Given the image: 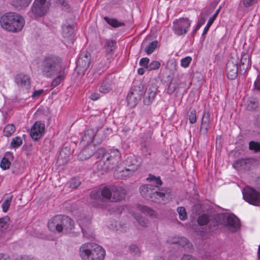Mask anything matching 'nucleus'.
<instances>
[{"mask_svg": "<svg viewBox=\"0 0 260 260\" xmlns=\"http://www.w3.org/2000/svg\"><path fill=\"white\" fill-rule=\"evenodd\" d=\"M137 208L142 213L147 214L150 216H152L154 214V211L152 209L147 206L138 205L137 206Z\"/></svg>", "mask_w": 260, "mask_h": 260, "instance_id": "473e14b6", "label": "nucleus"}, {"mask_svg": "<svg viewBox=\"0 0 260 260\" xmlns=\"http://www.w3.org/2000/svg\"><path fill=\"white\" fill-rule=\"evenodd\" d=\"M95 135L96 131L94 129H88L85 131L81 141L82 145H90L93 142Z\"/></svg>", "mask_w": 260, "mask_h": 260, "instance_id": "aec40b11", "label": "nucleus"}, {"mask_svg": "<svg viewBox=\"0 0 260 260\" xmlns=\"http://www.w3.org/2000/svg\"><path fill=\"white\" fill-rule=\"evenodd\" d=\"M258 106V101L255 99L249 100L246 103V109L249 111L256 110Z\"/></svg>", "mask_w": 260, "mask_h": 260, "instance_id": "7c9ffc66", "label": "nucleus"}, {"mask_svg": "<svg viewBox=\"0 0 260 260\" xmlns=\"http://www.w3.org/2000/svg\"><path fill=\"white\" fill-rule=\"evenodd\" d=\"M9 220L10 218L8 216L0 218V229L2 231L7 229L9 226Z\"/></svg>", "mask_w": 260, "mask_h": 260, "instance_id": "72a5a7b5", "label": "nucleus"}, {"mask_svg": "<svg viewBox=\"0 0 260 260\" xmlns=\"http://www.w3.org/2000/svg\"><path fill=\"white\" fill-rule=\"evenodd\" d=\"M30 79L26 75L22 73L17 75L15 78V81L16 84L22 90H27L30 87Z\"/></svg>", "mask_w": 260, "mask_h": 260, "instance_id": "f3484780", "label": "nucleus"}, {"mask_svg": "<svg viewBox=\"0 0 260 260\" xmlns=\"http://www.w3.org/2000/svg\"><path fill=\"white\" fill-rule=\"evenodd\" d=\"M79 255L82 260H103L106 251L102 246L94 243L87 242L80 246Z\"/></svg>", "mask_w": 260, "mask_h": 260, "instance_id": "423d86ee", "label": "nucleus"}, {"mask_svg": "<svg viewBox=\"0 0 260 260\" xmlns=\"http://www.w3.org/2000/svg\"><path fill=\"white\" fill-rule=\"evenodd\" d=\"M189 122L191 124H193L196 122L197 116H196V111L192 110L191 111L189 115Z\"/></svg>", "mask_w": 260, "mask_h": 260, "instance_id": "3c124183", "label": "nucleus"}, {"mask_svg": "<svg viewBox=\"0 0 260 260\" xmlns=\"http://www.w3.org/2000/svg\"><path fill=\"white\" fill-rule=\"evenodd\" d=\"M191 21L187 18H180L173 23L172 29L177 36L185 35L190 27Z\"/></svg>", "mask_w": 260, "mask_h": 260, "instance_id": "9d476101", "label": "nucleus"}, {"mask_svg": "<svg viewBox=\"0 0 260 260\" xmlns=\"http://www.w3.org/2000/svg\"><path fill=\"white\" fill-rule=\"evenodd\" d=\"M58 4L64 9H68L69 8L68 2L65 0H58Z\"/></svg>", "mask_w": 260, "mask_h": 260, "instance_id": "13d9d810", "label": "nucleus"}, {"mask_svg": "<svg viewBox=\"0 0 260 260\" xmlns=\"http://www.w3.org/2000/svg\"><path fill=\"white\" fill-rule=\"evenodd\" d=\"M176 71L175 66H166L165 68L162 81L167 86V92L169 94L175 92H180L186 85V83L182 81L179 76H175Z\"/></svg>", "mask_w": 260, "mask_h": 260, "instance_id": "20e7f679", "label": "nucleus"}, {"mask_svg": "<svg viewBox=\"0 0 260 260\" xmlns=\"http://www.w3.org/2000/svg\"><path fill=\"white\" fill-rule=\"evenodd\" d=\"M213 22H214V20H213V18H209V19L208 20V23L206 24V26H205V27L204 29V30L203 32V35L206 34V33L208 31L210 27L211 26V25H212V24L213 23Z\"/></svg>", "mask_w": 260, "mask_h": 260, "instance_id": "6e6d98bb", "label": "nucleus"}, {"mask_svg": "<svg viewBox=\"0 0 260 260\" xmlns=\"http://www.w3.org/2000/svg\"><path fill=\"white\" fill-rule=\"evenodd\" d=\"M243 199L254 206L260 205V193L253 188L246 186L243 190Z\"/></svg>", "mask_w": 260, "mask_h": 260, "instance_id": "9b49d317", "label": "nucleus"}, {"mask_svg": "<svg viewBox=\"0 0 260 260\" xmlns=\"http://www.w3.org/2000/svg\"><path fill=\"white\" fill-rule=\"evenodd\" d=\"M137 221L143 227L147 226V220L141 216H137L136 217Z\"/></svg>", "mask_w": 260, "mask_h": 260, "instance_id": "864d4df0", "label": "nucleus"}, {"mask_svg": "<svg viewBox=\"0 0 260 260\" xmlns=\"http://www.w3.org/2000/svg\"><path fill=\"white\" fill-rule=\"evenodd\" d=\"M59 66H43L42 73L44 76L47 77H51L52 76L57 75L60 71H58Z\"/></svg>", "mask_w": 260, "mask_h": 260, "instance_id": "5701e85b", "label": "nucleus"}, {"mask_svg": "<svg viewBox=\"0 0 260 260\" xmlns=\"http://www.w3.org/2000/svg\"><path fill=\"white\" fill-rule=\"evenodd\" d=\"M112 76H109L103 81L101 86L100 87V91L102 93H107L113 88L114 83Z\"/></svg>", "mask_w": 260, "mask_h": 260, "instance_id": "412c9836", "label": "nucleus"}, {"mask_svg": "<svg viewBox=\"0 0 260 260\" xmlns=\"http://www.w3.org/2000/svg\"><path fill=\"white\" fill-rule=\"evenodd\" d=\"M31 0H11V5L14 7L21 9L28 7Z\"/></svg>", "mask_w": 260, "mask_h": 260, "instance_id": "c85d7f7f", "label": "nucleus"}, {"mask_svg": "<svg viewBox=\"0 0 260 260\" xmlns=\"http://www.w3.org/2000/svg\"><path fill=\"white\" fill-rule=\"evenodd\" d=\"M44 123L38 121L35 122L31 128L30 135L35 141L40 139L45 133Z\"/></svg>", "mask_w": 260, "mask_h": 260, "instance_id": "2eb2a0df", "label": "nucleus"}, {"mask_svg": "<svg viewBox=\"0 0 260 260\" xmlns=\"http://www.w3.org/2000/svg\"><path fill=\"white\" fill-rule=\"evenodd\" d=\"M157 90V86L153 81L149 82L144 94L143 102L146 105H150L154 99Z\"/></svg>", "mask_w": 260, "mask_h": 260, "instance_id": "4468645a", "label": "nucleus"}, {"mask_svg": "<svg viewBox=\"0 0 260 260\" xmlns=\"http://www.w3.org/2000/svg\"><path fill=\"white\" fill-rule=\"evenodd\" d=\"M144 68H141L138 70V73L139 75H143L144 73L145 69H147V70H157L159 68V66H153V68H150L151 66H144Z\"/></svg>", "mask_w": 260, "mask_h": 260, "instance_id": "8fccbe9b", "label": "nucleus"}, {"mask_svg": "<svg viewBox=\"0 0 260 260\" xmlns=\"http://www.w3.org/2000/svg\"><path fill=\"white\" fill-rule=\"evenodd\" d=\"M19 15L14 13H8L2 16L1 19V24L2 26L6 30L10 31H14L15 27L13 22H17L18 27L20 28L23 23L22 20L19 18Z\"/></svg>", "mask_w": 260, "mask_h": 260, "instance_id": "1a4fd4ad", "label": "nucleus"}, {"mask_svg": "<svg viewBox=\"0 0 260 260\" xmlns=\"http://www.w3.org/2000/svg\"><path fill=\"white\" fill-rule=\"evenodd\" d=\"M251 163L249 158H242L237 160L233 166L237 170L247 169L249 168L248 165Z\"/></svg>", "mask_w": 260, "mask_h": 260, "instance_id": "b1692460", "label": "nucleus"}, {"mask_svg": "<svg viewBox=\"0 0 260 260\" xmlns=\"http://www.w3.org/2000/svg\"><path fill=\"white\" fill-rule=\"evenodd\" d=\"M22 139L20 137L14 138L11 142V147L13 148L20 147L22 144Z\"/></svg>", "mask_w": 260, "mask_h": 260, "instance_id": "58836bf2", "label": "nucleus"}, {"mask_svg": "<svg viewBox=\"0 0 260 260\" xmlns=\"http://www.w3.org/2000/svg\"><path fill=\"white\" fill-rule=\"evenodd\" d=\"M249 55L247 53L243 54L241 59V65H249Z\"/></svg>", "mask_w": 260, "mask_h": 260, "instance_id": "09e8293b", "label": "nucleus"}, {"mask_svg": "<svg viewBox=\"0 0 260 260\" xmlns=\"http://www.w3.org/2000/svg\"><path fill=\"white\" fill-rule=\"evenodd\" d=\"M254 124L255 125H256L258 127L260 128V115L258 116L254 122Z\"/></svg>", "mask_w": 260, "mask_h": 260, "instance_id": "338daca9", "label": "nucleus"}, {"mask_svg": "<svg viewBox=\"0 0 260 260\" xmlns=\"http://www.w3.org/2000/svg\"><path fill=\"white\" fill-rule=\"evenodd\" d=\"M141 164L140 159L135 155H128L124 161L125 169L120 171L122 178L130 176L137 170Z\"/></svg>", "mask_w": 260, "mask_h": 260, "instance_id": "6e6552de", "label": "nucleus"}, {"mask_svg": "<svg viewBox=\"0 0 260 260\" xmlns=\"http://www.w3.org/2000/svg\"><path fill=\"white\" fill-rule=\"evenodd\" d=\"M125 190L121 187L105 186L101 189L93 190L90 192L91 199L101 202H117L125 197Z\"/></svg>", "mask_w": 260, "mask_h": 260, "instance_id": "7ed1b4c3", "label": "nucleus"}, {"mask_svg": "<svg viewBox=\"0 0 260 260\" xmlns=\"http://www.w3.org/2000/svg\"><path fill=\"white\" fill-rule=\"evenodd\" d=\"M257 0H243V5L247 7L251 6Z\"/></svg>", "mask_w": 260, "mask_h": 260, "instance_id": "bf43d9fd", "label": "nucleus"}, {"mask_svg": "<svg viewBox=\"0 0 260 260\" xmlns=\"http://www.w3.org/2000/svg\"><path fill=\"white\" fill-rule=\"evenodd\" d=\"M100 93H95V92L91 93L90 96V98L92 100H93V101L98 100L100 98Z\"/></svg>", "mask_w": 260, "mask_h": 260, "instance_id": "e2e57ef3", "label": "nucleus"}, {"mask_svg": "<svg viewBox=\"0 0 260 260\" xmlns=\"http://www.w3.org/2000/svg\"><path fill=\"white\" fill-rule=\"evenodd\" d=\"M241 67L242 66H227L226 73L228 78L229 79L234 80L237 77L238 72L240 74H244L246 69H243L242 70L241 69Z\"/></svg>", "mask_w": 260, "mask_h": 260, "instance_id": "6ab92c4d", "label": "nucleus"}, {"mask_svg": "<svg viewBox=\"0 0 260 260\" xmlns=\"http://www.w3.org/2000/svg\"><path fill=\"white\" fill-rule=\"evenodd\" d=\"M152 137V132L150 131L146 132L141 139V145L144 149L148 152L149 147V143L150 142Z\"/></svg>", "mask_w": 260, "mask_h": 260, "instance_id": "393cba45", "label": "nucleus"}, {"mask_svg": "<svg viewBox=\"0 0 260 260\" xmlns=\"http://www.w3.org/2000/svg\"><path fill=\"white\" fill-rule=\"evenodd\" d=\"M74 226V221L69 216L58 215L51 218L48 223L49 229L52 232L67 233Z\"/></svg>", "mask_w": 260, "mask_h": 260, "instance_id": "0eeeda50", "label": "nucleus"}, {"mask_svg": "<svg viewBox=\"0 0 260 260\" xmlns=\"http://www.w3.org/2000/svg\"><path fill=\"white\" fill-rule=\"evenodd\" d=\"M210 114L208 111H204L200 126V133L204 136H207L210 125Z\"/></svg>", "mask_w": 260, "mask_h": 260, "instance_id": "a211bd4d", "label": "nucleus"}, {"mask_svg": "<svg viewBox=\"0 0 260 260\" xmlns=\"http://www.w3.org/2000/svg\"><path fill=\"white\" fill-rule=\"evenodd\" d=\"M211 13V12L208 9L205 10L203 16L199 20L198 23L201 25H203L206 21V17Z\"/></svg>", "mask_w": 260, "mask_h": 260, "instance_id": "603ef678", "label": "nucleus"}, {"mask_svg": "<svg viewBox=\"0 0 260 260\" xmlns=\"http://www.w3.org/2000/svg\"><path fill=\"white\" fill-rule=\"evenodd\" d=\"M157 41H153L146 47L145 50L148 55L151 54L154 51L157 47Z\"/></svg>", "mask_w": 260, "mask_h": 260, "instance_id": "4c0bfd02", "label": "nucleus"}, {"mask_svg": "<svg viewBox=\"0 0 260 260\" xmlns=\"http://www.w3.org/2000/svg\"><path fill=\"white\" fill-rule=\"evenodd\" d=\"M15 131V127L13 124H9L7 125L4 129V135L6 137L10 136Z\"/></svg>", "mask_w": 260, "mask_h": 260, "instance_id": "f704fd0d", "label": "nucleus"}, {"mask_svg": "<svg viewBox=\"0 0 260 260\" xmlns=\"http://www.w3.org/2000/svg\"><path fill=\"white\" fill-rule=\"evenodd\" d=\"M192 60L190 56H187L181 60V65H189Z\"/></svg>", "mask_w": 260, "mask_h": 260, "instance_id": "4d7b16f0", "label": "nucleus"}, {"mask_svg": "<svg viewBox=\"0 0 260 260\" xmlns=\"http://www.w3.org/2000/svg\"><path fill=\"white\" fill-rule=\"evenodd\" d=\"M92 146L89 145L84 147L78 155L79 159L81 160L86 159L93 155H95V153H94V150H92Z\"/></svg>", "mask_w": 260, "mask_h": 260, "instance_id": "4be33fe9", "label": "nucleus"}, {"mask_svg": "<svg viewBox=\"0 0 260 260\" xmlns=\"http://www.w3.org/2000/svg\"><path fill=\"white\" fill-rule=\"evenodd\" d=\"M177 212L179 214L180 220H185L187 218V215L186 209L184 207H178L177 208Z\"/></svg>", "mask_w": 260, "mask_h": 260, "instance_id": "e433bc0d", "label": "nucleus"}, {"mask_svg": "<svg viewBox=\"0 0 260 260\" xmlns=\"http://www.w3.org/2000/svg\"><path fill=\"white\" fill-rule=\"evenodd\" d=\"M218 218L219 221L210 220L207 215L202 214L198 217V222L201 225H207L208 230H206L207 232L214 230L219 223L229 226L233 232L237 231L240 227L239 220L234 214L222 213L219 215Z\"/></svg>", "mask_w": 260, "mask_h": 260, "instance_id": "f03ea898", "label": "nucleus"}, {"mask_svg": "<svg viewBox=\"0 0 260 260\" xmlns=\"http://www.w3.org/2000/svg\"><path fill=\"white\" fill-rule=\"evenodd\" d=\"M249 148L254 152H260V143L253 141H250L249 143Z\"/></svg>", "mask_w": 260, "mask_h": 260, "instance_id": "ea45409f", "label": "nucleus"}, {"mask_svg": "<svg viewBox=\"0 0 260 260\" xmlns=\"http://www.w3.org/2000/svg\"><path fill=\"white\" fill-rule=\"evenodd\" d=\"M80 184V181L76 178L72 179L68 183L69 187L72 189L77 188Z\"/></svg>", "mask_w": 260, "mask_h": 260, "instance_id": "a19ab883", "label": "nucleus"}, {"mask_svg": "<svg viewBox=\"0 0 260 260\" xmlns=\"http://www.w3.org/2000/svg\"><path fill=\"white\" fill-rule=\"evenodd\" d=\"M86 70V68H85V66H76V68L75 69V70L76 72H77V74L79 75H83L84 74L85 70Z\"/></svg>", "mask_w": 260, "mask_h": 260, "instance_id": "5fc2aeb1", "label": "nucleus"}, {"mask_svg": "<svg viewBox=\"0 0 260 260\" xmlns=\"http://www.w3.org/2000/svg\"><path fill=\"white\" fill-rule=\"evenodd\" d=\"M254 87L256 89L260 90V76L257 77L254 82Z\"/></svg>", "mask_w": 260, "mask_h": 260, "instance_id": "0e129e2a", "label": "nucleus"}, {"mask_svg": "<svg viewBox=\"0 0 260 260\" xmlns=\"http://www.w3.org/2000/svg\"><path fill=\"white\" fill-rule=\"evenodd\" d=\"M43 91H44L43 89H39L38 90H35L33 92L31 96L34 98L39 97L43 92Z\"/></svg>", "mask_w": 260, "mask_h": 260, "instance_id": "052dcab7", "label": "nucleus"}, {"mask_svg": "<svg viewBox=\"0 0 260 260\" xmlns=\"http://www.w3.org/2000/svg\"><path fill=\"white\" fill-rule=\"evenodd\" d=\"M79 65H89L91 63V55L87 51H84L81 53L78 59Z\"/></svg>", "mask_w": 260, "mask_h": 260, "instance_id": "bb28decb", "label": "nucleus"}, {"mask_svg": "<svg viewBox=\"0 0 260 260\" xmlns=\"http://www.w3.org/2000/svg\"><path fill=\"white\" fill-rule=\"evenodd\" d=\"M50 5V4L47 0H35L31 11L35 16H42L47 12Z\"/></svg>", "mask_w": 260, "mask_h": 260, "instance_id": "ddd939ff", "label": "nucleus"}, {"mask_svg": "<svg viewBox=\"0 0 260 260\" xmlns=\"http://www.w3.org/2000/svg\"><path fill=\"white\" fill-rule=\"evenodd\" d=\"M0 260H12L9 256L6 254H0ZM15 260H38L36 258L28 256H23L20 258H17Z\"/></svg>", "mask_w": 260, "mask_h": 260, "instance_id": "c9c22d12", "label": "nucleus"}, {"mask_svg": "<svg viewBox=\"0 0 260 260\" xmlns=\"http://www.w3.org/2000/svg\"><path fill=\"white\" fill-rule=\"evenodd\" d=\"M168 63L170 64V65H175L176 64H177V61L174 58H170L169 60Z\"/></svg>", "mask_w": 260, "mask_h": 260, "instance_id": "774afa93", "label": "nucleus"}, {"mask_svg": "<svg viewBox=\"0 0 260 260\" xmlns=\"http://www.w3.org/2000/svg\"><path fill=\"white\" fill-rule=\"evenodd\" d=\"M78 222L83 236L87 239L93 238L94 235L90 227V220L87 218H84L79 219Z\"/></svg>", "mask_w": 260, "mask_h": 260, "instance_id": "dca6fc26", "label": "nucleus"}, {"mask_svg": "<svg viewBox=\"0 0 260 260\" xmlns=\"http://www.w3.org/2000/svg\"><path fill=\"white\" fill-rule=\"evenodd\" d=\"M10 162L9 161L8 159L5 157L2 158L1 162V167L4 169L6 170L8 169L10 166Z\"/></svg>", "mask_w": 260, "mask_h": 260, "instance_id": "de8ad7c7", "label": "nucleus"}, {"mask_svg": "<svg viewBox=\"0 0 260 260\" xmlns=\"http://www.w3.org/2000/svg\"><path fill=\"white\" fill-rule=\"evenodd\" d=\"M143 91L140 86H135L127 96V104L131 108L135 107L140 100Z\"/></svg>", "mask_w": 260, "mask_h": 260, "instance_id": "f8f14e48", "label": "nucleus"}, {"mask_svg": "<svg viewBox=\"0 0 260 260\" xmlns=\"http://www.w3.org/2000/svg\"><path fill=\"white\" fill-rule=\"evenodd\" d=\"M178 242L180 245H182V246H185L186 244H189L188 240L185 238H181Z\"/></svg>", "mask_w": 260, "mask_h": 260, "instance_id": "69168bd1", "label": "nucleus"}, {"mask_svg": "<svg viewBox=\"0 0 260 260\" xmlns=\"http://www.w3.org/2000/svg\"><path fill=\"white\" fill-rule=\"evenodd\" d=\"M59 75L52 81L51 83V86L55 87L59 85L61 81L63 78V73L59 72Z\"/></svg>", "mask_w": 260, "mask_h": 260, "instance_id": "79ce46f5", "label": "nucleus"}, {"mask_svg": "<svg viewBox=\"0 0 260 260\" xmlns=\"http://www.w3.org/2000/svg\"><path fill=\"white\" fill-rule=\"evenodd\" d=\"M70 154V149L68 147H66L62 149L58 156V159H62L63 157H67L69 156Z\"/></svg>", "mask_w": 260, "mask_h": 260, "instance_id": "a18cd8bd", "label": "nucleus"}, {"mask_svg": "<svg viewBox=\"0 0 260 260\" xmlns=\"http://www.w3.org/2000/svg\"><path fill=\"white\" fill-rule=\"evenodd\" d=\"M153 182L155 185L152 184L143 185L140 187L141 194L147 200L157 204H166L168 203L172 196L171 190L169 188H162L157 191L156 187L162 184L160 177H156L152 175H149L147 179Z\"/></svg>", "mask_w": 260, "mask_h": 260, "instance_id": "f257e3e1", "label": "nucleus"}, {"mask_svg": "<svg viewBox=\"0 0 260 260\" xmlns=\"http://www.w3.org/2000/svg\"><path fill=\"white\" fill-rule=\"evenodd\" d=\"M12 199V197L11 196L9 198L5 200V201L2 204V207L3 209V211L4 212H6L8 210L9 208L11 205Z\"/></svg>", "mask_w": 260, "mask_h": 260, "instance_id": "c03bdc74", "label": "nucleus"}, {"mask_svg": "<svg viewBox=\"0 0 260 260\" xmlns=\"http://www.w3.org/2000/svg\"><path fill=\"white\" fill-rule=\"evenodd\" d=\"M121 154L117 149L106 151L104 148L99 149L95 154V157L101 159L99 165L102 166V170L106 172L112 170L117 166L120 160Z\"/></svg>", "mask_w": 260, "mask_h": 260, "instance_id": "39448f33", "label": "nucleus"}, {"mask_svg": "<svg viewBox=\"0 0 260 260\" xmlns=\"http://www.w3.org/2000/svg\"><path fill=\"white\" fill-rule=\"evenodd\" d=\"M104 19L109 25L114 27H117L124 25V23L123 22L119 21L115 19L109 18L108 17H105Z\"/></svg>", "mask_w": 260, "mask_h": 260, "instance_id": "c756f323", "label": "nucleus"}, {"mask_svg": "<svg viewBox=\"0 0 260 260\" xmlns=\"http://www.w3.org/2000/svg\"><path fill=\"white\" fill-rule=\"evenodd\" d=\"M44 62L46 65H57L62 63V60L59 57L51 55L46 56Z\"/></svg>", "mask_w": 260, "mask_h": 260, "instance_id": "cd10ccee", "label": "nucleus"}, {"mask_svg": "<svg viewBox=\"0 0 260 260\" xmlns=\"http://www.w3.org/2000/svg\"><path fill=\"white\" fill-rule=\"evenodd\" d=\"M116 43L113 41H107L106 43L105 47L107 51L109 53H111L115 48Z\"/></svg>", "mask_w": 260, "mask_h": 260, "instance_id": "37998d69", "label": "nucleus"}, {"mask_svg": "<svg viewBox=\"0 0 260 260\" xmlns=\"http://www.w3.org/2000/svg\"><path fill=\"white\" fill-rule=\"evenodd\" d=\"M128 251L134 256L139 257L141 255L140 248L135 244H131L129 246Z\"/></svg>", "mask_w": 260, "mask_h": 260, "instance_id": "2f4dec72", "label": "nucleus"}, {"mask_svg": "<svg viewBox=\"0 0 260 260\" xmlns=\"http://www.w3.org/2000/svg\"><path fill=\"white\" fill-rule=\"evenodd\" d=\"M19 17H20V18H20V20H22L23 23H22V24L21 26L20 27V28H19V27H18V26H18V24H17V23H17V22H18V21H17V22L16 21V22H13V25H14V27H15V28L13 32H17V31H19L21 30H22V29L23 28V27H24V24H25V20H24V18H23L22 16H21V15H19Z\"/></svg>", "mask_w": 260, "mask_h": 260, "instance_id": "49530a36", "label": "nucleus"}, {"mask_svg": "<svg viewBox=\"0 0 260 260\" xmlns=\"http://www.w3.org/2000/svg\"><path fill=\"white\" fill-rule=\"evenodd\" d=\"M62 35L67 40H72L73 38L74 29L70 25H63L62 26Z\"/></svg>", "mask_w": 260, "mask_h": 260, "instance_id": "a878e982", "label": "nucleus"}, {"mask_svg": "<svg viewBox=\"0 0 260 260\" xmlns=\"http://www.w3.org/2000/svg\"><path fill=\"white\" fill-rule=\"evenodd\" d=\"M149 61V59L147 57H144L141 59L140 60V65H148Z\"/></svg>", "mask_w": 260, "mask_h": 260, "instance_id": "680f3d73", "label": "nucleus"}]
</instances>
